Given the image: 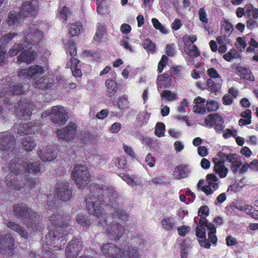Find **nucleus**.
<instances>
[{
	"label": "nucleus",
	"mask_w": 258,
	"mask_h": 258,
	"mask_svg": "<svg viewBox=\"0 0 258 258\" xmlns=\"http://www.w3.org/2000/svg\"><path fill=\"white\" fill-rule=\"evenodd\" d=\"M40 162H29L21 158L11 160L8 165L10 173L5 178V183L11 189L20 190L25 187L32 189L36 187L37 179L28 177L24 173L37 174L40 172Z\"/></svg>",
	"instance_id": "1"
},
{
	"label": "nucleus",
	"mask_w": 258,
	"mask_h": 258,
	"mask_svg": "<svg viewBox=\"0 0 258 258\" xmlns=\"http://www.w3.org/2000/svg\"><path fill=\"white\" fill-rule=\"evenodd\" d=\"M20 37H25L23 41L20 43H16L8 52L9 56H17V61L19 63L26 62L29 64L34 61L37 57V51L32 50L33 47L36 48L39 47L42 37L43 33L35 27H29L23 34H20Z\"/></svg>",
	"instance_id": "2"
},
{
	"label": "nucleus",
	"mask_w": 258,
	"mask_h": 258,
	"mask_svg": "<svg viewBox=\"0 0 258 258\" xmlns=\"http://www.w3.org/2000/svg\"><path fill=\"white\" fill-rule=\"evenodd\" d=\"M90 193L85 200L87 210L99 219V224L102 227L106 225L107 214L102 208L103 199L100 191L108 189L104 185L94 183L90 186Z\"/></svg>",
	"instance_id": "3"
},
{
	"label": "nucleus",
	"mask_w": 258,
	"mask_h": 258,
	"mask_svg": "<svg viewBox=\"0 0 258 258\" xmlns=\"http://www.w3.org/2000/svg\"><path fill=\"white\" fill-rule=\"evenodd\" d=\"M70 220L69 215L61 212H56L49 218V221L54 228L50 230L45 235V243L47 245L53 246L61 239L60 241H64L67 238L68 232L65 228L69 225Z\"/></svg>",
	"instance_id": "4"
},
{
	"label": "nucleus",
	"mask_w": 258,
	"mask_h": 258,
	"mask_svg": "<svg viewBox=\"0 0 258 258\" xmlns=\"http://www.w3.org/2000/svg\"><path fill=\"white\" fill-rule=\"evenodd\" d=\"M14 217L21 220L27 228L34 231L39 230L42 224L40 215L28 207L26 203H18L13 206Z\"/></svg>",
	"instance_id": "5"
},
{
	"label": "nucleus",
	"mask_w": 258,
	"mask_h": 258,
	"mask_svg": "<svg viewBox=\"0 0 258 258\" xmlns=\"http://www.w3.org/2000/svg\"><path fill=\"white\" fill-rule=\"evenodd\" d=\"M72 177L79 189L84 188L91 181L90 174L85 165H75Z\"/></svg>",
	"instance_id": "6"
},
{
	"label": "nucleus",
	"mask_w": 258,
	"mask_h": 258,
	"mask_svg": "<svg viewBox=\"0 0 258 258\" xmlns=\"http://www.w3.org/2000/svg\"><path fill=\"white\" fill-rule=\"evenodd\" d=\"M83 248V242L81 238L74 237L67 244L65 249L67 258H77Z\"/></svg>",
	"instance_id": "7"
},
{
	"label": "nucleus",
	"mask_w": 258,
	"mask_h": 258,
	"mask_svg": "<svg viewBox=\"0 0 258 258\" xmlns=\"http://www.w3.org/2000/svg\"><path fill=\"white\" fill-rule=\"evenodd\" d=\"M54 191L58 199L62 201L67 202L72 198V190L69 183L65 180H57Z\"/></svg>",
	"instance_id": "8"
},
{
	"label": "nucleus",
	"mask_w": 258,
	"mask_h": 258,
	"mask_svg": "<svg viewBox=\"0 0 258 258\" xmlns=\"http://www.w3.org/2000/svg\"><path fill=\"white\" fill-rule=\"evenodd\" d=\"M52 121L59 126L65 124L69 119V116L64 107L60 105L53 106L52 107Z\"/></svg>",
	"instance_id": "9"
},
{
	"label": "nucleus",
	"mask_w": 258,
	"mask_h": 258,
	"mask_svg": "<svg viewBox=\"0 0 258 258\" xmlns=\"http://www.w3.org/2000/svg\"><path fill=\"white\" fill-rule=\"evenodd\" d=\"M15 239L10 233L0 234V253L11 255L15 248Z\"/></svg>",
	"instance_id": "10"
},
{
	"label": "nucleus",
	"mask_w": 258,
	"mask_h": 258,
	"mask_svg": "<svg viewBox=\"0 0 258 258\" xmlns=\"http://www.w3.org/2000/svg\"><path fill=\"white\" fill-rule=\"evenodd\" d=\"M205 123L209 127H214L217 133H220L224 127L222 116L218 113H212L208 115L205 119Z\"/></svg>",
	"instance_id": "11"
},
{
	"label": "nucleus",
	"mask_w": 258,
	"mask_h": 258,
	"mask_svg": "<svg viewBox=\"0 0 258 258\" xmlns=\"http://www.w3.org/2000/svg\"><path fill=\"white\" fill-rule=\"evenodd\" d=\"M105 231L111 239L118 240L123 235L125 228L120 223L113 221L107 227Z\"/></svg>",
	"instance_id": "12"
},
{
	"label": "nucleus",
	"mask_w": 258,
	"mask_h": 258,
	"mask_svg": "<svg viewBox=\"0 0 258 258\" xmlns=\"http://www.w3.org/2000/svg\"><path fill=\"white\" fill-rule=\"evenodd\" d=\"M77 125L74 122H71L69 125L63 127V128L58 130L56 132V136L59 139H62L66 141L74 140L77 134Z\"/></svg>",
	"instance_id": "13"
},
{
	"label": "nucleus",
	"mask_w": 258,
	"mask_h": 258,
	"mask_svg": "<svg viewBox=\"0 0 258 258\" xmlns=\"http://www.w3.org/2000/svg\"><path fill=\"white\" fill-rule=\"evenodd\" d=\"M41 122L35 120L26 123H20L17 129V133L20 135L35 134L41 129Z\"/></svg>",
	"instance_id": "14"
},
{
	"label": "nucleus",
	"mask_w": 258,
	"mask_h": 258,
	"mask_svg": "<svg viewBox=\"0 0 258 258\" xmlns=\"http://www.w3.org/2000/svg\"><path fill=\"white\" fill-rule=\"evenodd\" d=\"M45 72L44 67L40 65L34 64L28 69H22L18 72V76L21 78H30L39 76Z\"/></svg>",
	"instance_id": "15"
},
{
	"label": "nucleus",
	"mask_w": 258,
	"mask_h": 258,
	"mask_svg": "<svg viewBox=\"0 0 258 258\" xmlns=\"http://www.w3.org/2000/svg\"><path fill=\"white\" fill-rule=\"evenodd\" d=\"M39 6L37 0H28L23 3L21 7L20 13L25 17L37 15Z\"/></svg>",
	"instance_id": "16"
},
{
	"label": "nucleus",
	"mask_w": 258,
	"mask_h": 258,
	"mask_svg": "<svg viewBox=\"0 0 258 258\" xmlns=\"http://www.w3.org/2000/svg\"><path fill=\"white\" fill-rule=\"evenodd\" d=\"M31 108V103L26 100H21L19 101L18 106L15 111L20 119L27 120L30 118L32 114Z\"/></svg>",
	"instance_id": "17"
},
{
	"label": "nucleus",
	"mask_w": 258,
	"mask_h": 258,
	"mask_svg": "<svg viewBox=\"0 0 258 258\" xmlns=\"http://www.w3.org/2000/svg\"><path fill=\"white\" fill-rule=\"evenodd\" d=\"M55 84L54 77L50 75H46L39 78L34 81L33 84L35 87L41 90H47L51 89Z\"/></svg>",
	"instance_id": "18"
},
{
	"label": "nucleus",
	"mask_w": 258,
	"mask_h": 258,
	"mask_svg": "<svg viewBox=\"0 0 258 258\" xmlns=\"http://www.w3.org/2000/svg\"><path fill=\"white\" fill-rule=\"evenodd\" d=\"M16 144L14 136L11 133L0 134V150L8 151L13 148Z\"/></svg>",
	"instance_id": "19"
},
{
	"label": "nucleus",
	"mask_w": 258,
	"mask_h": 258,
	"mask_svg": "<svg viewBox=\"0 0 258 258\" xmlns=\"http://www.w3.org/2000/svg\"><path fill=\"white\" fill-rule=\"evenodd\" d=\"M101 251L105 255L106 257L120 258L121 249L111 243L104 244L101 247Z\"/></svg>",
	"instance_id": "20"
},
{
	"label": "nucleus",
	"mask_w": 258,
	"mask_h": 258,
	"mask_svg": "<svg viewBox=\"0 0 258 258\" xmlns=\"http://www.w3.org/2000/svg\"><path fill=\"white\" fill-rule=\"evenodd\" d=\"M225 160H220L217 158H213V162L214 164L213 171L218 174L221 178L226 177L228 172V169L224 165Z\"/></svg>",
	"instance_id": "21"
},
{
	"label": "nucleus",
	"mask_w": 258,
	"mask_h": 258,
	"mask_svg": "<svg viewBox=\"0 0 258 258\" xmlns=\"http://www.w3.org/2000/svg\"><path fill=\"white\" fill-rule=\"evenodd\" d=\"M196 235L198 238L199 243L201 247L207 249L210 248L211 243L206 239V228L197 226L196 228Z\"/></svg>",
	"instance_id": "22"
},
{
	"label": "nucleus",
	"mask_w": 258,
	"mask_h": 258,
	"mask_svg": "<svg viewBox=\"0 0 258 258\" xmlns=\"http://www.w3.org/2000/svg\"><path fill=\"white\" fill-rule=\"evenodd\" d=\"M5 223L9 229L18 232L21 237L25 239L28 238L29 233L28 231L19 223L11 220H6Z\"/></svg>",
	"instance_id": "23"
},
{
	"label": "nucleus",
	"mask_w": 258,
	"mask_h": 258,
	"mask_svg": "<svg viewBox=\"0 0 258 258\" xmlns=\"http://www.w3.org/2000/svg\"><path fill=\"white\" fill-rule=\"evenodd\" d=\"M80 63V60L76 57H72L69 61L67 63L66 66L67 68L71 69L73 76L75 77H81L82 76V71L78 67V64Z\"/></svg>",
	"instance_id": "24"
},
{
	"label": "nucleus",
	"mask_w": 258,
	"mask_h": 258,
	"mask_svg": "<svg viewBox=\"0 0 258 258\" xmlns=\"http://www.w3.org/2000/svg\"><path fill=\"white\" fill-rule=\"evenodd\" d=\"M163 229L171 231L176 229V223L175 219L172 216H166L161 221Z\"/></svg>",
	"instance_id": "25"
},
{
	"label": "nucleus",
	"mask_w": 258,
	"mask_h": 258,
	"mask_svg": "<svg viewBox=\"0 0 258 258\" xmlns=\"http://www.w3.org/2000/svg\"><path fill=\"white\" fill-rule=\"evenodd\" d=\"M139 254L138 248L124 246L121 249L120 258H139Z\"/></svg>",
	"instance_id": "26"
},
{
	"label": "nucleus",
	"mask_w": 258,
	"mask_h": 258,
	"mask_svg": "<svg viewBox=\"0 0 258 258\" xmlns=\"http://www.w3.org/2000/svg\"><path fill=\"white\" fill-rule=\"evenodd\" d=\"M189 172V170L187 165L185 164H181L175 167L174 174L175 175V178L179 180L187 177Z\"/></svg>",
	"instance_id": "27"
},
{
	"label": "nucleus",
	"mask_w": 258,
	"mask_h": 258,
	"mask_svg": "<svg viewBox=\"0 0 258 258\" xmlns=\"http://www.w3.org/2000/svg\"><path fill=\"white\" fill-rule=\"evenodd\" d=\"M23 16L21 13L15 11H11L6 20L8 26H13L19 23Z\"/></svg>",
	"instance_id": "28"
},
{
	"label": "nucleus",
	"mask_w": 258,
	"mask_h": 258,
	"mask_svg": "<svg viewBox=\"0 0 258 258\" xmlns=\"http://www.w3.org/2000/svg\"><path fill=\"white\" fill-rule=\"evenodd\" d=\"M236 73L243 78V80H246L250 81H253L254 78L251 72L246 68L239 66L236 68Z\"/></svg>",
	"instance_id": "29"
},
{
	"label": "nucleus",
	"mask_w": 258,
	"mask_h": 258,
	"mask_svg": "<svg viewBox=\"0 0 258 258\" xmlns=\"http://www.w3.org/2000/svg\"><path fill=\"white\" fill-rule=\"evenodd\" d=\"M27 30L28 29H26L24 32L19 34L15 32H9L3 35L0 34V42L3 44H8L13 40V38L17 36L19 38V40L22 41V39H24L25 37H19L20 34L23 35Z\"/></svg>",
	"instance_id": "30"
},
{
	"label": "nucleus",
	"mask_w": 258,
	"mask_h": 258,
	"mask_svg": "<svg viewBox=\"0 0 258 258\" xmlns=\"http://www.w3.org/2000/svg\"><path fill=\"white\" fill-rule=\"evenodd\" d=\"M157 82L161 86L165 88L169 87L172 83V78L170 73L165 72L163 74L158 75Z\"/></svg>",
	"instance_id": "31"
},
{
	"label": "nucleus",
	"mask_w": 258,
	"mask_h": 258,
	"mask_svg": "<svg viewBox=\"0 0 258 258\" xmlns=\"http://www.w3.org/2000/svg\"><path fill=\"white\" fill-rule=\"evenodd\" d=\"M105 85L107 88V96L112 97L117 92L118 85L115 81L111 79H108L105 81Z\"/></svg>",
	"instance_id": "32"
},
{
	"label": "nucleus",
	"mask_w": 258,
	"mask_h": 258,
	"mask_svg": "<svg viewBox=\"0 0 258 258\" xmlns=\"http://www.w3.org/2000/svg\"><path fill=\"white\" fill-rule=\"evenodd\" d=\"M7 88L6 92L13 95H20L24 93L23 86L20 83H11Z\"/></svg>",
	"instance_id": "33"
},
{
	"label": "nucleus",
	"mask_w": 258,
	"mask_h": 258,
	"mask_svg": "<svg viewBox=\"0 0 258 258\" xmlns=\"http://www.w3.org/2000/svg\"><path fill=\"white\" fill-rule=\"evenodd\" d=\"M57 156V153L51 149H49L44 153L39 154L40 158L44 162L51 161L54 160Z\"/></svg>",
	"instance_id": "34"
},
{
	"label": "nucleus",
	"mask_w": 258,
	"mask_h": 258,
	"mask_svg": "<svg viewBox=\"0 0 258 258\" xmlns=\"http://www.w3.org/2000/svg\"><path fill=\"white\" fill-rule=\"evenodd\" d=\"M83 26L81 23L79 22L69 24L68 26V31L70 37L78 36Z\"/></svg>",
	"instance_id": "35"
},
{
	"label": "nucleus",
	"mask_w": 258,
	"mask_h": 258,
	"mask_svg": "<svg viewBox=\"0 0 258 258\" xmlns=\"http://www.w3.org/2000/svg\"><path fill=\"white\" fill-rule=\"evenodd\" d=\"M44 243L46 244V246L49 249V250H45V248L43 246L42 247V252L43 255L41 256L42 258H56V256L54 253H53L52 250H57L58 249H61V245H60V247L58 246H55V244H53V246H50L47 245L45 242V239L44 240Z\"/></svg>",
	"instance_id": "36"
},
{
	"label": "nucleus",
	"mask_w": 258,
	"mask_h": 258,
	"mask_svg": "<svg viewBox=\"0 0 258 258\" xmlns=\"http://www.w3.org/2000/svg\"><path fill=\"white\" fill-rule=\"evenodd\" d=\"M243 205V204L241 201L236 200L231 202L228 208L231 211V214L239 215L238 211L242 212Z\"/></svg>",
	"instance_id": "37"
},
{
	"label": "nucleus",
	"mask_w": 258,
	"mask_h": 258,
	"mask_svg": "<svg viewBox=\"0 0 258 258\" xmlns=\"http://www.w3.org/2000/svg\"><path fill=\"white\" fill-rule=\"evenodd\" d=\"M222 28L221 31L224 32L225 36H230L231 33L233 31V26L227 19L223 18L222 20Z\"/></svg>",
	"instance_id": "38"
},
{
	"label": "nucleus",
	"mask_w": 258,
	"mask_h": 258,
	"mask_svg": "<svg viewBox=\"0 0 258 258\" xmlns=\"http://www.w3.org/2000/svg\"><path fill=\"white\" fill-rule=\"evenodd\" d=\"M22 145L25 150L31 151L35 148L37 144L31 137H25L22 139Z\"/></svg>",
	"instance_id": "39"
},
{
	"label": "nucleus",
	"mask_w": 258,
	"mask_h": 258,
	"mask_svg": "<svg viewBox=\"0 0 258 258\" xmlns=\"http://www.w3.org/2000/svg\"><path fill=\"white\" fill-rule=\"evenodd\" d=\"M111 217L113 219H119L122 221H126L129 218V214H127L124 210L115 209L114 211L111 213Z\"/></svg>",
	"instance_id": "40"
},
{
	"label": "nucleus",
	"mask_w": 258,
	"mask_h": 258,
	"mask_svg": "<svg viewBox=\"0 0 258 258\" xmlns=\"http://www.w3.org/2000/svg\"><path fill=\"white\" fill-rule=\"evenodd\" d=\"M76 221L78 223L81 225L84 228H89L91 224L90 219L83 213H80L77 215Z\"/></svg>",
	"instance_id": "41"
},
{
	"label": "nucleus",
	"mask_w": 258,
	"mask_h": 258,
	"mask_svg": "<svg viewBox=\"0 0 258 258\" xmlns=\"http://www.w3.org/2000/svg\"><path fill=\"white\" fill-rule=\"evenodd\" d=\"M117 104L118 107L120 110L127 108L130 104L127 96L123 94L119 96L117 101Z\"/></svg>",
	"instance_id": "42"
},
{
	"label": "nucleus",
	"mask_w": 258,
	"mask_h": 258,
	"mask_svg": "<svg viewBox=\"0 0 258 258\" xmlns=\"http://www.w3.org/2000/svg\"><path fill=\"white\" fill-rule=\"evenodd\" d=\"M142 45L148 53H154L156 51V44L149 39V38H147L143 42Z\"/></svg>",
	"instance_id": "43"
},
{
	"label": "nucleus",
	"mask_w": 258,
	"mask_h": 258,
	"mask_svg": "<svg viewBox=\"0 0 258 258\" xmlns=\"http://www.w3.org/2000/svg\"><path fill=\"white\" fill-rule=\"evenodd\" d=\"M184 52L190 57H197L201 55V52L196 45H193L191 48H185Z\"/></svg>",
	"instance_id": "44"
},
{
	"label": "nucleus",
	"mask_w": 258,
	"mask_h": 258,
	"mask_svg": "<svg viewBox=\"0 0 258 258\" xmlns=\"http://www.w3.org/2000/svg\"><path fill=\"white\" fill-rule=\"evenodd\" d=\"M219 107L218 102L213 100H209L207 101L205 108L209 112L217 111Z\"/></svg>",
	"instance_id": "45"
},
{
	"label": "nucleus",
	"mask_w": 258,
	"mask_h": 258,
	"mask_svg": "<svg viewBox=\"0 0 258 258\" xmlns=\"http://www.w3.org/2000/svg\"><path fill=\"white\" fill-rule=\"evenodd\" d=\"M239 56V54L234 48H231L227 53L223 55V58L227 61H231L233 58H237Z\"/></svg>",
	"instance_id": "46"
},
{
	"label": "nucleus",
	"mask_w": 258,
	"mask_h": 258,
	"mask_svg": "<svg viewBox=\"0 0 258 258\" xmlns=\"http://www.w3.org/2000/svg\"><path fill=\"white\" fill-rule=\"evenodd\" d=\"M153 26L156 28V30H159V31L163 33L166 34L167 33V29L165 27L162 25L159 21L156 18H153L151 20Z\"/></svg>",
	"instance_id": "47"
},
{
	"label": "nucleus",
	"mask_w": 258,
	"mask_h": 258,
	"mask_svg": "<svg viewBox=\"0 0 258 258\" xmlns=\"http://www.w3.org/2000/svg\"><path fill=\"white\" fill-rule=\"evenodd\" d=\"M206 85L208 90L213 92H218L220 88V84L215 83L212 79L207 80Z\"/></svg>",
	"instance_id": "48"
},
{
	"label": "nucleus",
	"mask_w": 258,
	"mask_h": 258,
	"mask_svg": "<svg viewBox=\"0 0 258 258\" xmlns=\"http://www.w3.org/2000/svg\"><path fill=\"white\" fill-rule=\"evenodd\" d=\"M165 125L161 122H157L156 125L155 133L158 138H161L165 135Z\"/></svg>",
	"instance_id": "49"
},
{
	"label": "nucleus",
	"mask_w": 258,
	"mask_h": 258,
	"mask_svg": "<svg viewBox=\"0 0 258 258\" xmlns=\"http://www.w3.org/2000/svg\"><path fill=\"white\" fill-rule=\"evenodd\" d=\"M127 161L124 156H120L115 159V164L119 169H124Z\"/></svg>",
	"instance_id": "50"
},
{
	"label": "nucleus",
	"mask_w": 258,
	"mask_h": 258,
	"mask_svg": "<svg viewBox=\"0 0 258 258\" xmlns=\"http://www.w3.org/2000/svg\"><path fill=\"white\" fill-rule=\"evenodd\" d=\"M235 45L238 51L242 52L245 50L246 44L241 37H238Z\"/></svg>",
	"instance_id": "51"
},
{
	"label": "nucleus",
	"mask_w": 258,
	"mask_h": 258,
	"mask_svg": "<svg viewBox=\"0 0 258 258\" xmlns=\"http://www.w3.org/2000/svg\"><path fill=\"white\" fill-rule=\"evenodd\" d=\"M161 96L169 101H174L176 99V94L172 93L170 90L163 91Z\"/></svg>",
	"instance_id": "52"
},
{
	"label": "nucleus",
	"mask_w": 258,
	"mask_h": 258,
	"mask_svg": "<svg viewBox=\"0 0 258 258\" xmlns=\"http://www.w3.org/2000/svg\"><path fill=\"white\" fill-rule=\"evenodd\" d=\"M68 52L72 56V57H74V56H75L77 53L76 44L73 40H70L69 41Z\"/></svg>",
	"instance_id": "53"
},
{
	"label": "nucleus",
	"mask_w": 258,
	"mask_h": 258,
	"mask_svg": "<svg viewBox=\"0 0 258 258\" xmlns=\"http://www.w3.org/2000/svg\"><path fill=\"white\" fill-rule=\"evenodd\" d=\"M104 0H96L97 12L98 14H103L106 13V9L104 7Z\"/></svg>",
	"instance_id": "54"
},
{
	"label": "nucleus",
	"mask_w": 258,
	"mask_h": 258,
	"mask_svg": "<svg viewBox=\"0 0 258 258\" xmlns=\"http://www.w3.org/2000/svg\"><path fill=\"white\" fill-rule=\"evenodd\" d=\"M197 40V36L195 35H190L189 36H184L182 37V41L184 44L188 45L189 43H193Z\"/></svg>",
	"instance_id": "55"
},
{
	"label": "nucleus",
	"mask_w": 258,
	"mask_h": 258,
	"mask_svg": "<svg viewBox=\"0 0 258 258\" xmlns=\"http://www.w3.org/2000/svg\"><path fill=\"white\" fill-rule=\"evenodd\" d=\"M130 38L128 36H125L122 38L121 42L120 45L123 46L126 50H129L130 52H133L134 50L132 46L130 45L129 43Z\"/></svg>",
	"instance_id": "56"
},
{
	"label": "nucleus",
	"mask_w": 258,
	"mask_h": 258,
	"mask_svg": "<svg viewBox=\"0 0 258 258\" xmlns=\"http://www.w3.org/2000/svg\"><path fill=\"white\" fill-rule=\"evenodd\" d=\"M199 16L200 21L204 23H208V19L207 18V15L206 14L205 9L202 7L199 9Z\"/></svg>",
	"instance_id": "57"
},
{
	"label": "nucleus",
	"mask_w": 258,
	"mask_h": 258,
	"mask_svg": "<svg viewBox=\"0 0 258 258\" xmlns=\"http://www.w3.org/2000/svg\"><path fill=\"white\" fill-rule=\"evenodd\" d=\"M198 216L207 217L209 214V209L208 206H202L198 211Z\"/></svg>",
	"instance_id": "58"
},
{
	"label": "nucleus",
	"mask_w": 258,
	"mask_h": 258,
	"mask_svg": "<svg viewBox=\"0 0 258 258\" xmlns=\"http://www.w3.org/2000/svg\"><path fill=\"white\" fill-rule=\"evenodd\" d=\"M190 230V228L189 226H182L177 229V232L178 235L180 236L185 237Z\"/></svg>",
	"instance_id": "59"
},
{
	"label": "nucleus",
	"mask_w": 258,
	"mask_h": 258,
	"mask_svg": "<svg viewBox=\"0 0 258 258\" xmlns=\"http://www.w3.org/2000/svg\"><path fill=\"white\" fill-rule=\"evenodd\" d=\"M147 165L152 168V167H154L156 163V159L154 157H153L152 156V154L151 153H149L147 154L146 160H145Z\"/></svg>",
	"instance_id": "60"
},
{
	"label": "nucleus",
	"mask_w": 258,
	"mask_h": 258,
	"mask_svg": "<svg viewBox=\"0 0 258 258\" xmlns=\"http://www.w3.org/2000/svg\"><path fill=\"white\" fill-rule=\"evenodd\" d=\"M109 114V111L107 109H102L96 114V117L98 119L102 120L107 117Z\"/></svg>",
	"instance_id": "61"
},
{
	"label": "nucleus",
	"mask_w": 258,
	"mask_h": 258,
	"mask_svg": "<svg viewBox=\"0 0 258 258\" xmlns=\"http://www.w3.org/2000/svg\"><path fill=\"white\" fill-rule=\"evenodd\" d=\"M69 9L66 7H63L59 14V17L63 20V21H67Z\"/></svg>",
	"instance_id": "62"
},
{
	"label": "nucleus",
	"mask_w": 258,
	"mask_h": 258,
	"mask_svg": "<svg viewBox=\"0 0 258 258\" xmlns=\"http://www.w3.org/2000/svg\"><path fill=\"white\" fill-rule=\"evenodd\" d=\"M241 161L238 160L231 164V170L233 173L236 174L238 169L241 167Z\"/></svg>",
	"instance_id": "63"
},
{
	"label": "nucleus",
	"mask_w": 258,
	"mask_h": 258,
	"mask_svg": "<svg viewBox=\"0 0 258 258\" xmlns=\"http://www.w3.org/2000/svg\"><path fill=\"white\" fill-rule=\"evenodd\" d=\"M193 110L195 113H204L206 110L205 104H195L193 107Z\"/></svg>",
	"instance_id": "64"
}]
</instances>
